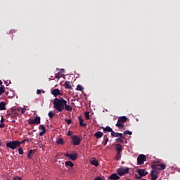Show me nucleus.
<instances>
[{"label": "nucleus", "instance_id": "obj_23", "mask_svg": "<svg viewBox=\"0 0 180 180\" xmlns=\"http://www.w3.org/2000/svg\"><path fill=\"white\" fill-rule=\"evenodd\" d=\"M18 116H19V113L14 112L13 115H11V118L14 120H16V119H18Z\"/></svg>", "mask_w": 180, "mask_h": 180}, {"label": "nucleus", "instance_id": "obj_29", "mask_svg": "<svg viewBox=\"0 0 180 180\" xmlns=\"http://www.w3.org/2000/svg\"><path fill=\"white\" fill-rule=\"evenodd\" d=\"M56 114H54V112H53V111H49L48 116L49 117H50V119H53L54 117Z\"/></svg>", "mask_w": 180, "mask_h": 180}, {"label": "nucleus", "instance_id": "obj_51", "mask_svg": "<svg viewBox=\"0 0 180 180\" xmlns=\"http://www.w3.org/2000/svg\"><path fill=\"white\" fill-rule=\"evenodd\" d=\"M106 144H108V143L105 142L103 144L104 147H105V146H106Z\"/></svg>", "mask_w": 180, "mask_h": 180}, {"label": "nucleus", "instance_id": "obj_49", "mask_svg": "<svg viewBox=\"0 0 180 180\" xmlns=\"http://www.w3.org/2000/svg\"><path fill=\"white\" fill-rule=\"evenodd\" d=\"M0 147H2V141L0 140Z\"/></svg>", "mask_w": 180, "mask_h": 180}, {"label": "nucleus", "instance_id": "obj_28", "mask_svg": "<svg viewBox=\"0 0 180 180\" xmlns=\"http://www.w3.org/2000/svg\"><path fill=\"white\" fill-rule=\"evenodd\" d=\"M56 143L60 144L61 146H63L64 145V140L63 139V138H60L56 141Z\"/></svg>", "mask_w": 180, "mask_h": 180}, {"label": "nucleus", "instance_id": "obj_17", "mask_svg": "<svg viewBox=\"0 0 180 180\" xmlns=\"http://www.w3.org/2000/svg\"><path fill=\"white\" fill-rule=\"evenodd\" d=\"M118 121L121 122V123H126L127 122V117L126 116H122L118 118Z\"/></svg>", "mask_w": 180, "mask_h": 180}, {"label": "nucleus", "instance_id": "obj_35", "mask_svg": "<svg viewBox=\"0 0 180 180\" xmlns=\"http://www.w3.org/2000/svg\"><path fill=\"white\" fill-rule=\"evenodd\" d=\"M18 153L20 155H22L23 154V149L21 147L18 148Z\"/></svg>", "mask_w": 180, "mask_h": 180}, {"label": "nucleus", "instance_id": "obj_9", "mask_svg": "<svg viewBox=\"0 0 180 180\" xmlns=\"http://www.w3.org/2000/svg\"><path fill=\"white\" fill-rule=\"evenodd\" d=\"M137 172L140 176H146L148 174V172L144 169H138Z\"/></svg>", "mask_w": 180, "mask_h": 180}, {"label": "nucleus", "instance_id": "obj_33", "mask_svg": "<svg viewBox=\"0 0 180 180\" xmlns=\"http://www.w3.org/2000/svg\"><path fill=\"white\" fill-rule=\"evenodd\" d=\"M114 137H123V134L122 133H116Z\"/></svg>", "mask_w": 180, "mask_h": 180}, {"label": "nucleus", "instance_id": "obj_26", "mask_svg": "<svg viewBox=\"0 0 180 180\" xmlns=\"http://www.w3.org/2000/svg\"><path fill=\"white\" fill-rule=\"evenodd\" d=\"M79 124L83 127H85V126H86V124H84V119H82L81 117H79Z\"/></svg>", "mask_w": 180, "mask_h": 180}, {"label": "nucleus", "instance_id": "obj_39", "mask_svg": "<svg viewBox=\"0 0 180 180\" xmlns=\"http://www.w3.org/2000/svg\"><path fill=\"white\" fill-rule=\"evenodd\" d=\"M13 180H22V178L19 177V176H15L13 179Z\"/></svg>", "mask_w": 180, "mask_h": 180}, {"label": "nucleus", "instance_id": "obj_42", "mask_svg": "<svg viewBox=\"0 0 180 180\" xmlns=\"http://www.w3.org/2000/svg\"><path fill=\"white\" fill-rule=\"evenodd\" d=\"M37 95H40V94H41V90L37 89Z\"/></svg>", "mask_w": 180, "mask_h": 180}, {"label": "nucleus", "instance_id": "obj_30", "mask_svg": "<svg viewBox=\"0 0 180 180\" xmlns=\"http://www.w3.org/2000/svg\"><path fill=\"white\" fill-rule=\"evenodd\" d=\"M5 93V87H4L3 86H1L0 87V96L2 95V94Z\"/></svg>", "mask_w": 180, "mask_h": 180}, {"label": "nucleus", "instance_id": "obj_45", "mask_svg": "<svg viewBox=\"0 0 180 180\" xmlns=\"http://www.w3.org/2000/svg\"><path fill=\"white\" fill-rule=\"evenodd\" d=\"M68 136H72V132L71 131H69L68 133Z\"/></svg>", "mask_w": 180, "mask_h": 180}, {"label": "nucleus", "instance_id": "obj_16", "mask_svg": "<svg viewBox=\"0 0 180 180\" xmlns=\"http://www.w3.org/2000/svg\"><path fill=\"white\" fill-rule=\"evenodd\" d=\"M94 136L96 139H102V137L103 136V133H102V131H98L94 134Z\"/></svg>", "mask_w": 180, "mask_h": 180}, {"label": "nucleus", "instance_id": "obj_52", "mask_svg": "<svg viewBox=\"0 0 180 180\" xmlns=\"http://www.w3.org/2000/svg\"><path fill=\"white\" fill-rule=\"evenodd\" d=\"M0 85H2V81L0 80Z\"/></svg>", "mask_w": 180, "mask_h": 180}, {"label": "nucleus", "instance_id": "obj_24", "mask_svg": "<svg viewBox=\"0 0 180 180\" xmlns=\"http://www.w3.org/2000/svg\"><path fill=\"white\" fill-rule=\"evenodd\" d=\"M91 164H92V165H94L95 167H99V162L96 160H91Z\"/></svg>", "mask_w": 180, "mask_h": 180}, {"label": "nucleus", "instance_id": "obj_21", "mask_svg": "<svg viewBox=\"0 0 180 180\" xmlns=\"http://www.w3.org/2000/svg\"><path fill=\"white\" fill-rule=\"evenodd\" d=\"M65 88H66V89H71L72 86H71V82H65Z\"/></svg>", "mask_w": 180, "mask_h": 180}, {"label": "nucleus", "instance_id": "obj_31", "mask_svg": "<svg viewBox=\"0 0 180 180\" xmlns=\"http://www.w3.org/2000/svg\"><path fill=\"white\" fill-rule=\"evenodd\" d=\"M77 91H83L84 90V87H82V86L81 84H78L77 86Z\"/></svg>", "mask_w": 180, "mask_h": 180}, {"label": "nucleus", "instance_id": "obj_48", "mask_svg": "<svg viewBox=\"0 0 180 180\" xmlns=\"http://www.w3.org/2000/svg\"><path fill=\"white\" fill-rule=\"evenodd\" d=\"M21 112H22V114H23V113H25V109H22V110H21Z\"/></svg>", "mask_w": 180, "mask_h": 180}, {"label": "nucleus", "instance_id": "obj_41", "mask_svg": "<svg viewBox=\"0 0 180 180\" xmlns=\"http://www.w3.org/2000/svg\"><path fill=\"white\" fill-rule=\"evenodd\" d=\"M94 180H103V179H102V177L98 176V177H96V178L94 179Z\"/></svg>", "mask_w": 180, "mask_h": 180}, {"label": "nucleus", "instance_id": "obj_22", "mask_svg": "<svg viewBox=\"0 0 180 180\" xmlns=\"http://www.w3.org/2000/svg\"><path fill=\"white\" fill-rule=\"evenodd\" d=\"M115 158L117 161H119L122 158V152H117V155Z\"/></svg>", "mask_w": 180, "mask_h": 180}, {"label": "nucleus", "instance_id": "obj_32", "mask_svg": "<svg viewBox=\"0 0 180 180\" xmlns=\"http://www.w3.org/2000/svg\"><path fill=\"white\" fill-rule=\"evenodd\" d=\"M84 116H85L86 120H89V119H90V117H89V112H86L84 113Z\"/></svg>", "mask_w": 180, "mask_h": 180}, {"label": "nucleus", "instance_id": "obj_50", "mask_svg": "<svg viewBox=\"0 0 180 180\" xmlns=\"http://www.w3.org/2000/svg\"><path fill=\"white\" fill-rule=\"evenodd\" d=\"M12 123H16V121H15V120H13L12 121Z\"/></svg>", "mask_w": 180, "mask_h": 180}, {"label": "nucleus", "instance_id": "obj_1", "mask_svg": "<svg viewBox=\"0 0 180 180\" xmlns=\"http://www.w3.org/2000/svg\"><path fill=\"white\" fill-rule=\"evenodd\" d=\"M53 108L58 112H63V110H66V112H72V107L67 104V101L63 98H55L53 100Z\"/></svg>", "mask_w": 180, "mask_h": 180}, {"label": "nucleus", "instance_id": "obj_5", "mask_svg": "<svg viewBox=\"0 0 180 180\" xmlns=\"http://www.w3.org/2000/svg\"><path fill=\"white\" fill-rule=\"evenodd\" d=\"M71 139H72V143L73 146H79V144H81V141L82 139L78 137V136L77 135L72 136Z\"/></svg>", "mask_w": 180, "mask_h": 180}, {"label": "nucleus", "instance_id": "obj_2", "mask_svg": "<svg viewBox=\"0 0 180 180\" xmlns=\"http://www.w3.org/2000/svg\"><path fill=\"white\" fill-rule=\"evenodd\" d=\"M7 148H11V150H16L18 147H20L19 141H13L6 143Z\"/></svg>", "mask_w": 180, "mask_h": 180}, {"label": "nucleus", "instance_id": "obj_8", "mask_svg": "<svg viewBox=\"0 0 180 180\" xmlns=\"http://www.w3.org/2000/svg\"><path fill=\"white\" fill-rule=\"evenodd\" d=\"M65 157L70 158V160H72V161H75V160L78 158V155L77 153H73V154L65 153Z\"/></svg>", "mask_w": 180, "mask_h": 180}, {"label": "nucleus", "instance_id": "obj_20", "mask_svg": "<svg viewBox=\"0 0 180 180\" xmlns=\"http://www.w3.org/2000/svg\"><path fill=\"white\" fill-rule=\"evenodd\" d=\"M101 129H103L104 133H110V131H112V128H110V127H106L105 128L103 127H101Z\"/></svg>", "mask_w": 180, "mask_h": 180}, {"label": "nucleus", "instance_id": "obj_34", "mask_svg": "<svg viewBox=\"0 0 180 180\" xmlns=\"http://www.w3.org/2000/svg\"><path fill=\"white\" fill-rule=\"evenodd\" d=\"M123 137H119L117 138L115 141H117V143H123V139H122Z\"/></svg>", "mask_w": 180, "mask_h": 180}, {"label": "nucleus", "instance_id": "obj_43", "mask_svg": "<svg viewBox=\"0 0 180 180\" xmlns=\"http://www.w3.org/2000/svg\"><path fill=\"white\" fill-rule=\"evenodd\" d=\"M143 176H137V175H136V179H141V178H142Z\"/></svg>", "mask_w": 180, "mask_h": 180}, {"label": "nucleus", "instance_id": "obj_18", "mask_svg": "<svg viewBox=\"0 0 180 180\" xmlns=\"http://www.w3.org/2000/svg\"><path fill=\"white\" fill-rule=\"evenodd\" d=\"M0 110H6V103L5 102H0Z\"/></svg>", "mask_w": 180, "mask_h": 180}, {"label": "nucleus", "instance_id": "obj_4", "mask_svg": "<svg viewBox=\"0 0 180 180\" xmlns=\"http://www.w3.org/2000/svg\"><path fill=\"white\" fill-rule=\"evenodd\" d=\"M129 171H130V169L129 167H121L117 169V173L120 176H123L124 174H129Z\"/></svg>", "mask_w": 180, "mask_h": 180}, {"label": "nucleus", "instance_id": "obj_36", "mask_svg": "<svg viewBox=\"0 0 180 180\" xmlns=\"http://www.w3.org/2000/svg\"><path fill=\"white\" fill-rule=\"evenodd\" d=\"M124 134H129V136H131V134H133V133L131 131L127 130L124 132Z\"/></svg>", "mask_w": 180, "mask_h": 180}, {"label": "nucleus", "instance_id": "obj_7", "mask_svg": "<svg viewBox=\"0 0 180 180\" xmlns=\"http://www.w3.org/2000/svg\"><path fill=\"white\" fill-rule=\"evenodd\" d=\"M28 123L29 124H40V117H36L34 120L30 119Z\"/></svg>", "mask_w": 180, "mask_h": 180}, {"label": "nucleus", "instance_id": "obj_13", "mask_svg": "<svg viewBox=\"0 0 180 180\" xmlns=\"http://www.w3.org/2000/svg\"><path fill=\"white\" fill-rule=\"evenodd\" d=\"M109 179L117 180V179H120V176H119L117 175V174L114 173V174H112L109 176Z\"/></svg>", "mask_w": 180, "mask_h": 180}, {"label": "nucleus", "instance_id": "obj_40", "mask_svg": "<svg viewBox=\"0 0 180 180\" xmlns=\"http://www.w3.org/2000/svg\"><path fill=\"white\" fill-rule=\"evenodd\" d=\"M112 137H115V132L113 131V129H112V131H110Z\"/></svg>", "mask_w": 180, "mask_h": 180}, {"label": "nucleus", "instance_id": "obj_38", "mask_svg": "<svg viewBox=\"0 0 180 180\" xmlns=\"http://www.w3.org/2000/svg\"><path fill=\"white\" fill-rule=\"evenodd\" d=\"M26 141H27V139H24V140L21 141H19L20 146V144H24L25 143H26Z\"/></svg>", "mask_w": 180, "mask_h": 180}, {"label": "nucleus", "instance_id": "obj_14", "mask_svg": "<svg viewBox=\"0 0 180 180\" xmlns=\"http://www.w3.org/2000/svg\"><path fill=\"white\" fill-rule=\"evenodd\" d=\"M36 153V150H30L27 153V158H29V160H31V158H32V155H34Z\"/></svg>", "mask_w": 180, "mask_h": 180}, {"label": "nucleus", "instance_id": "obj_3", "mask_svg": "<svg viewBox=\"0 0 180 180\" xmlns=\"http://www.w3.org/2000/svg\"><path fill=\"white\" fill-rule=\"evenodd\" d=\"M165 167H167L165 165V164L164 163H161V164H156V165H151V168H153V169L154 171H162L164 169H165Z\"/></svg>", "mask_w": 180, "mask_h": 180}, {"label": "nucleus", "instance_id": "obj_15", "mask_svg": "<svg viewBox=\"0 0 180 180\" xmlns=\"http://www.w3.org/2000/svg\"><path fill=\"white\" fill-rule=\"evenodd\" d=\"M115 126H117V127H119V129H123L124 130H125L124 122H119V120H117V122Z\"/></svg>", "mask_w": 180, "mask_h": 180}, {"label": "nucleus", "instance_id": "obj_44", "mask_svg": "<svg viewBox=\"0 0 180 180\" xmlns=\"http://www.w3.org/2000/svg\"><path fill=\"white\" fill-rule=\"evenodd\" d=\"M1 129H4L5 127V124H0Z\"/></svg>", "mask_w": 180, "mask_h": 180}, {"label": "nucleus", "instance_id": "obj_11", "mask_svg": "<svg viewBox=\"0 0 180 180\" xmlns=\"http://www.w3.org/2000/svg\"><path fill=\"white\" fill-rule=\"evenodd\" d=\"M51 94L56 98V96H58V95H61V92H60V89H55L51 91Z\"/></svg>", "mask_w": 180, "mask_h": 180}, {"label": "nucleus", "instance_id": "obj_12", "mask_svg": "<svg viewBox=\"0 0 180 180\" xmlns=\"http://www.w3.org/2000/svg\"><path fill=\"white\" fill-rule=\"evenodd\" d=\"M151 180H157V179L158 178V174H157L155 173V170H152L151 172Z\"/></svg>", "mask_w": 180, "mask_h": 180}, {"label": "nucleus", "instance_id": "obj_47", "mask_svg": "<svg viewBox=\"0 0 180 180\" xmlns=\"http://www.w3.org/2000/svg\"><path fill=\"white\" fill-rule=\"evenodd\" d=\"M0 122H1V123H4L5 122V120L4 119V117L1 118Z\"/></svg>", "mask_w": 180, "mask_h": 180}, {"label": "nucleus", "instance_id": "obj_46", "mask_svg": "<svg viewBox=\"0 0 180 180\" xmlns=\"http://www.w3.org/2000/svg\"><path fill=\"white\" fill-rule=\"evenodd\" d=\"M105 143H108V142H109V138L106 137V138L105 139Z\"/></svg>", "mask_w": 180, "mask_h": 180}, {"label": "nucleus", "instance_id": "obj_25", "mask_svg": "<svg viewBox=\"0 0 180 180\" xmlns=\"http://www.w3.org/2000/svg\"><path fill=\"white\" fill-rule=\"evenodd\" d=\"M65 165L66 167H74V163H72V162H71V161H66L65 162Z\"/></svg>", "mask_w": 180, "mask_h": 180}, {"label": "nucleus", "instance_id": "obj_37", "mask_svg": "<svg viewBox=\"0 0 180 180\" xmlns=\"http://www.w3.org/2000/svg\"><path fill=\"white\" fill-rule=\"evenodd\" d=\"M65 121L66 122V123H68V124H71V123H72L71 119H65Z\"/></svg>", "mask_w": 180, "mask_h": 180}, {"label": "nucleus", "instance_id": "obj_27", "mask_svg": "<svg viewBox=\"0 0 180 180\" xmlns=\"http://www.w3.org/2000/svg\"><path fill=\"white\" fill-rule=\"evenodd\" d=\"M63 75V72H59L56 75V78H57V79H60V78H62Z\"/></svg>", "mask_w": 180, "mask_h": 180}, {"label": "nucleus", "instance_id": "obj_10", "mask_svg": "<svg viewBox=\"0 0 180 180\" xmlns=\"http://www.w3.org/2000/svg\"><path fill=\"white\" fill-rule=\"evenodd\" d=\"M39 129L42 130V131L39 132V136H44V134H46V127H44L43 124H41L39 127Z\"/></svg>", "mask_w": 180, "mask_h": 180}, {"label": "nucleus", "instance_id": "obj_19", "mask_svg": "<svg viewBox=\"0 0 180 180\" xmlns=\"http://www.w3.org/2000/svg\"><path fill=\"white\" fill-rule=\"evenodd\" d=\"M115 150L117 153H122V151H123V149L122 148V145L115 144Z\"/></svg>", "mask_w": 180, "mask_h": 180}, {"label": "nucleus", "instance_id": "obj_6", "mask_svg": "<svg viewBox=\"0 0 180 180\" xmlns=\"http://www.w3.org/2000/svg\"><path fill=\"white\" fill-rule=\"evenodd\" d=\"M147 161V157L144 155H139L137 158V164L138 165H142L144 164V162Z\"/></svg>", "mask_w": 180, "mask_h": 180}]
</instances>
